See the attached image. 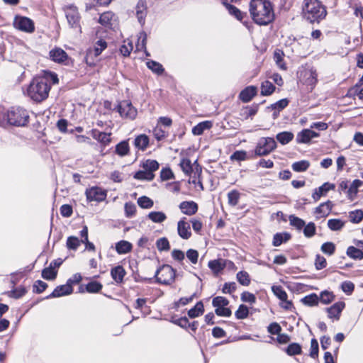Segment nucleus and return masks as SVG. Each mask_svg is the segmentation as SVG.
<instances>
[{"instance_id": "1", "label": "nucleus", "mask_w": 363, "mask_h": 363, "mask_svg": "<svg viewBox=\"0 0 363 363\" xmlns=\"http://www.w3.org/2000/svg\"><path fill=\"white\" fill-rule=\"evenodd\" d=\"M249 11L253 21L259 25H267L274 18L269 0H251Z\"/></svg>"}, {"instance_id": "2", "label": "nucleus", "mask_w": 363, "mask_h": 363, "mask_svg": "<svg viewBox=\"0 0 363 363\" xmlns=\"http://www.w3.org/2000/svg\"><path fill=\"white\" fill-rule=\"evenodd\" d=\"M303 17L311 23H319L327 15V11L319 0H304L302 6Z\"/></svg>"}, {"instance_id": "3", "label": "nucleus", "mask_w": 363, "mask_h": 363, "mask_svg": "<svg viewBox=\"0 0 363 363\" xmlns=\"http://www.w3.org/2000/svg\"><path fill=\"white\" fill-rule=\"evenodd\" d=\"M50 86L46 79L38 77L30 82L27 93L29 97L35 101H42L48 96Z\"/></svg>"}, {"instance_id": "4", "label": "nucleus", "mask_w": 363, "mask_h": 363, "mask_svg": "<svg viewBox=\"0 0 363 363\" xmlns=\"http://www.w3.org/2000/svg\"><path fill=\"white\" fill-rule=\"evenodd\" d=\"M9 125L25 126L29 121V115L26 110L20 107H12L7 111Z\"/></svg>"}, {"instance_id": "5", "label": "nucleus", "mask_w": 363, "mask_h": 363, "mask_svg": "<svg viewBox=\"0 0 363 363\" xmlns=\"http://www.w3.org/2000/svg\"><path fill=\"white\" fill-rule=\"evenodd\" d=\"M176 271L169 264H164L157 269L155 277L157 282L169 285L174 281Z\"/></svg>"}, {"instance_id": "6", "label": "nucleus", "mask_w": 363, "mask_h": 363, "mask_svg": "<svg viewBox=\"0 0 363 363\" xmlns=\"http://www.w3.org/2000/svg\"><path fill=\"white\" fill-rule=\"evenodd\" d=\"M277 148V143L273 138H261L255 147V153L257 156H264L270 154Z\"/></svg>"}, {"instance_id": "7", "label": "nucleus", "mask_w": 363, "mask_h": 363, "mask_svg": "<svg viewBox=\"0 0 363 363\" xmlns=\"http://www.w3.org/2000/svg\"><path fill=\"white\" fill-rule=\"evenodd\" d=\"M65 16L70 28L77 30L79 33H82L80 25V15L77 8L74 5L66 6L64 9Z\"/></svg>"}, {"instance_id": "8", "label": "nucleus", "mask_w": 363, "mask_h": 363, "mask_svg": "<svg viewBox=\"0 0 363 363\" xmlns=\"http://www.w3.org/2000/svg\"><path fill=\"white\" fill-rule=\"evenodd\" d=\"M116 108L120 116L125 119L134 120L138 114L137 109L128 100H123L120 101Z\"/></svg>"}, {"instance_id": "9", "label": "nucleus", "mask_w": 363, "mask_h": 363, "mask_svg": "<svg viewBox=\"0 0 363 363\" xmlns=\"http://www.w3.org/2000/svg\"><path fill=\"white\" fill-rule=\"evenodd\" d=\"M13 25L15 28L25 33H30L35 30L34 22L26 16H16Z\"/></svg>"}, {"instance_id": "10", "label": "nucleus", "mask_w": 363, "mask_h": 363, "mask_svg": "<svg viewBox=\"0 0 363 363\" xmlns=\"http://www.w3.org/2000/svg\"><path fill=\"white\" fill-rule=\"evenodd\" d=\"M107 47V43L104 40H98L94 45V49H89L86 52V55L85 57V62L86 65H88L90 67H93L95 65V62L94 61H89V58L91 57H97L99 55H101L102 51L105 50Z\"/></svg>"}, {"instance_id": "11", "label": "nucleus", "mask_w": 363, "mask_h": 363, "mask_svg": "<svg viewBox=\"0 0 363 363\" xmlns=\"http://www.w3.org/2000/svg\"><path fill=\"white\" fill-rule=\"evenodd\" d=\"M85 194L89 201L101 202L104 201L106 198V191L97 186L87 189L85 191Z\"/></svg>"}, {"instance_id": "12", "label": "nucleus", "mask_w": 363, "mask_h": 363, "mask_svg": "<svg viewBox=\"0 0 363 363\" xmlns=\"http://www.w3.org/2000/svg\"><path fill=\"white\" fill-rule=\"evenodd\" d=\"M117 16L111 11L103 13L99 18V22L104 26L114 29L117 26Z\"/></svg>"}, {"instance_id": "13", "label": "nucleus", "mask_w": 363, "mask_h": 363, "mask_svg": "<svg viewBox=\"0 0 363 363\" xmlns=\"http://www.w3.org/2000/svg\"><path fill=\"white\" fill-rule=\"evenodd\" d=\"M177 229L178 235L182 239L188 240L191 238V232L190 224L185 217H183L178 221Z\"/></svg>"}, {"instance_id": "14", "label": "nucleus", "mask_w": 363, "mask_h": 363, "mask_svg": "<svg viewBox=\"0 0 363 363\" xmlns=\"http://www.w3.org/2000/svg\"><path fill=\"white\" fill-rule=\"evenodd\" d=\"M179 208L183 214L191 216L196 213L199 206L194 201H185L179 203Z\"/></svg>"}, {"instance_id": "15", "label": "nucleus", "mask_w": 363, "mask_h": 363, "mask_svg": "<svg viewBox=\"0 0 363 363\" xmlns=\"http://www.w3.org/2000/svg\"><path fill=\"white\" fill-rule=\"evenodd\" d=\"M333 208V203L330 201L321 203L318 207L314 209L313 213L316 219L327 217Z\"/></svg>"}, {"instance_id": "16", "label": "nucleus", "mask_w": 363, "mask_h": 363, "mask_svg": "<svg viewBox=\"0 0 363 363\" xmlns=\"http://www.w3.org/2000/svg\"><path fill=\"white\" fill-rule=\"evenodd\" d=\"M90 134L94 139L96 140L104 147L108 145L111 141V133L101 132L97 129H92L90 131Z\"/></svg>"}, {"instance_id": "17", "label": "nucleus", "mask_w": 363, "mask_h": 363, "mask_svg": "<svg viewBox=\"0 0 363 363\" xmlns=\"http://www.w3.org/2000/svg\"><path fill=\"white\" fill-rule=\"evenodd\" d=\"M73 288L71 285L68 284L67 282L66 284L60 285L57 286L51 294L47 296V298L60 297L62 296L69 295L72 293Z\"/></svg>"}, {"instance_id": "18", "label": "nucleus", "mask_w": 363, "mask_h": 363, "mask_svg": "<svg viewBox=\"0 0 363 363\" xmlns=\"http://www.w3.org/2000/svg\"><path fill=\"white\" fill-rule=\"evenodd\" d=\"M319 134L310 129H304L298 133L296 142L298 143H308L313 138L318 137Z\"/></svg>"}, {"instance_id": "19", "label": "nucleus", "mask_w": 363, "mask_h": 363, "mask_svg": "<svg viewBox=\"0 0 363 363\" xmlns=\"http://www.w3.org/2000/svg\"><path fill=\"white\" fill-rule=\"evenodd\" d=\"M334 188V184L325 182L322 186L314 190L312 194V198L315 201H318L321 196H325L330 190L333 189Z\"/></svg>"}, {"instance_id": "20", "label": "nucleus", "mask_w": 363, "mask_h": 363, "mask_svg": "<svg viewBox=\"0 0 363 363\" xmlns=\"http://www.w3.org/2000/svg\"><path fill=\"white\" fill-rule=\"evenodd\" d=\"M49 55L51 60L57 63H62L68 58L67 54L60 48H55L51 50Z\"/></svg>"}, {"instance_id": "21", "label": "nucleus", "mask_w": 363, "mask_h": 363, "mask_svg": "<svg viewBox=\"0 0 363 363\" xmlns=\"http://www.w3.org/2000/svg\"><path fill=\"white\" fill-rule=\"evenodd\" d=\"M257 94V88L254 86H249L241 91L239 94L240 99L244 102L247 103Z\"/></svg>"}, {"instance_id": "22", "label": "nucleus", "mask_w": 363, "mask_h": 363, "mask_svg": "<svg viewBox=\"0 0 363 363\" xmlns=\"http://www.w3.org/2000/svg\"><path fill=\"white\" fill-rule=\"evenodd\" d=\"M345 303L344 302H337L334 303L332 306L327 308V311L328 313V317L330 318H335L337 320L339 319L340 313L345 308Z\"/></svg>"}, {"instance_id": "23", "label": "nucleus", "mask_w": 363, "mask_h": 363, "mask_svg": "<svg viewBox=\"0 0 363 363\" xmlns=\"http://www.w3.org/2000/svg\"><path fill=\"white\" fill-rule=\"evenodd\" d=\"M146 10L147 6L145 1L140 0L138 2L137 6L135 7V12L138 20L141 25H143L145 23V18L147 13Z\"/></svg>"}, {"instance_id": "24", "label": "nucleus", "mask_w": 363, "mask_h": 363, "mask_svg": "<svg viewBox=\"0 0 363 363\" xmlns=\"http://www.w3.org/2000/svg\"><path fill=\"white\" fill-rule=\"evenodd\" d=\"M284 53L280 49H276L274 52L273 59L276 65L282 70H286L287 67L284 60Z\"/></svg>"}, {"instance_id": "25", "label": "nucleus", "mask_w": 363, "mask_h": 363, "mask_svg": "<svg viewBox=\"0 0 363 363\" xmlns=\"http://www.w3.org/2000/svg\"><path fill=\"white\" fill-rule=\"evenodd\" d=\"M133 249V245L126 240H121L116 243V251L119 255L130 252Z\"/></svg>"}, {"instance_id": "26", "label": "nucleus", "mask_w": 363, "mask_h": 363, "mask_svg": "<svg viewBox=\"0 0 363 363\" xmlns=\"http://www.w3.org/2000/svg\"><path fill=\"white\" fill-rule=\"evenodd\" d=\"M212 125V122L209 121L201 122L192 128V133L194 135H202L205 130L211 128Z\"/></svg>"}, {"instance_id": "27", "label": "nucleus", "mask_w": 363, "mask_h": 363, "mask_svg": "<svg viewBox=\"0 0 363 363\" xmlns=\"http://www.w3.org/2000/svg\"><path fill=\"white\" fill-rule=\"evenodd\" d=\"M149 145V138L145 134L138 135L134 140V145L138 150L144 151Z\"/></svg>"}, {"instance_id": "28", "label": "nucleus", "mask_w": 363, "mask_h": 363, "mask_svg": "<svg viewBox=\"0 0 363 363\" xmlns=\"http://www.w3.org/2000/svg\"><path fill=\"white\" fill-rule=\"evenodd\" d=\"M111 275L115 281L121 283L125 275V271L122 266L118 265L111 269Z\"/></svg>"}, {"instance_id": "29", "label": "nucleus", "mask_w": 363, "mask_h": 363, "mask_svg": "<svg viewBox=\"0 0 363 363\" xmlns=\"http://www.w3.org/2000/svg\"><path fill=\"white\" fill-rule=\"evenodd\" d=\"M363 184V182L359 179H354L348 187L347 196L350 200H353L358 193V189Z\"/></svg>"}, {"instance_id": "30", "label": "nucleus", "mask_w": 363, "mask_h": 363, "mask_svg": "<svg viewBox=\"0 0 363 363\" xmlns=\"http://www.w3.org/2000/svg\"><path fill=\"white\" fill-rule=\"evenodd\" d=\"M305 77H306V83L308 86H311V89H313L315 86L318 79V74L315 69H309L305 72Z\"/></svg>"}, {"instance_id": "31", "label": "nucleus", "mask_w": 363, "mask_h": 363, "mask_svg": "<svg viewBox=\"0 0 363 363\" xmlns=\"http://www.w3.org/2000/svg\"><path fill=\"white\" fill-rule=\"evenodd\" d=\"M225 6L226 9L229 12V13L233 16H235L238 20L242 21L245 13H242L237 7L233 5H231L230 2H226V4H223Z\"/></svg>"}, {"instance_id": "32", "label": "nucleus", "mask_w": 363, "mask_h": 363, "mask_svg": "<svg viewBox=\"0 0 363 363\" xmlns=\"http://www.w3.org/2000/svg\"><path fill=\"white\" fill-rule=\"evenodd\" d=\"M291 235L288 233H276L273 238L272 244L275 247L281 245L283 242H285L290 240Z\"/></svg>"}, {"instance_id": "33", "label": "nucleus", "mask_w": 363, "mask_h": 363, "mask_svg": "<svg viewBox=\"0 0 363 363\" xmlns=\"http://www.w3.org/2000/svg\"><path fill=\"white\" fill-rule=\"evenodd\" d=\"M204 311V307L202 301H199L196 303V304L194 306V308H191L188 311V315L191 318H196L201 315L203 314Z\"/></svg>"}, {"instance_id": "34", "label": "nucleus", "mask_w": 363, "mask_h": 363, "mask_svg": "<svg viewBox=\"0 0 363 363\" xmlns=\"http://www.w3.org/2000/svg\"><path fill=\"white\" fill-rule=\"evenodd\" d=\"M147 218L153 223H161L167 219V216L162 211H152L148 213Z\"/></svg>"}, {"instance_id": "35", "label": "nucleus", "mask_w": 363, "mask_h": 363, "mask_svg": "<svg viewBox=\"0 0 363 363\" xmlns=\"http://www.w3.org/2000/svg\"><path fill=\"white\" fill-rule=\"evenodd\" d=\"M276 138L281 145H286L294 139V134L291 132L284 131L278 133Z\"/></svg>"}, {"instance_id": "36", "label": "nucleus", "mask_w": 363, "mask_h": 363, "mask_svg": "<svg viewBox=\"0 0 363 363\" xmlns=\"http://www.w3.org/2000/svg\"><path fill=\"white\" fill-rule=\"evenodd\" d=\"M240 199V193L235 189H233L228 193V203L230 206H235L238 205Z\"/></svg>"}, {"instance_id": "37", "label": "nucleus", "mask_w": 363, "mask_h": 363, "mask_svg": "<svg viewBox=\"0 0 363 363\" xmlns=\"http://www.w3.org/2000/svg\"><path fill=\"white\" fill-rule=\"evenodd\" d=\"M133 177L138 180L152 181L155 177V174L143 169V170L137 172Z\"/></svg>"}, {"instance_id": "38", "label": "nucleus", "mask_w": 363, "mask_h": 363, "mask_svg": "<svg viewBox=\"0 0 363 363\" xmlns=\"http://www.w3.org/2000/svg\"><path fill=\"white\" fill-rule=\"evenodd\" d=\"M141 167L149 172L154 173L159 168V163L155 160H147L143 162Z\"/></svg>"}, {"instance_id": "39", "label": "nucleus", "mask_w": 363, "mask_h": 363, "mask_svg": "<svg viewBox=\"0 0 363 363\" xmlns=\"http://www.w3.org/2000/svg\"><path fill=\"white\" fill-rule=\"evenodd\" d=\"M310 167V162L308 160H301L292 164L291 167L294 172H301L306 171Z\"/></svg>"}, {"instance_id": "40", "label": "nucleus", "mask_w": 363, "mask_h": 363, "mask_svg": "<svg viewBox=\"0 0 363 363\" xmlns=\"http://www.w3.org/2000/svg\"><path fill=\"white\" fill-rule=\"evenodd\" d=\"M289 220L290 225H292L293 227L296 228V229L298 230H302L306 224L305 221L303 219H301L294 215L289 216Z\"/></svg>"}, {"instance_id": "41", "label": "nucleus", "mask_w": 363, "mask_h": 363, "mask_svg": "<svg viewBox=\"0 0 363 363\" xmlns=\"http://www.w3.org/2000/svg\"><path fill=\"white\" fill-rule=\"evenodd\" d=\"M347 255L354 259H362L363 252L353 246H350L347 249Z\"/></svg>"}, {"instance_id": "42", "label": "nucleus", "mask_w": 363, "mask_h": 363, "mask_svg": "<svg viewBox=\"0 0 363 363\" xmlns=\"http://www.w3.org/2000/svg\"><path fill=\"white\" fill-rule=\"evenodd\" d=\"M275 89V86L269 81H264L261 84V94L263 96L271 95Z\"/></svg>"}, {"instance_id": "43", "label": "nucleus", "mask_w": 363, "mask_h": 363, "mask_svg": "<svg viewBox=\"0 0 363 363\" xmlns=\"http://www.w3.org/2000/svg\"><path fill=\"white\" fill-rule=\"evenodd\" d=\"M318 301L319 297L315 294H311L301 299L302 303L308 306L318 305Z\"/></svg>"}, {"instance_id": "44", "label": "nucleus", "mask_w": 363, "mask_h": 363, "mask_svg": "<svg viewBox=\"0 0 363 363\" xmlns=\"http://www.w3.org/2000/svg\"><path fill=\"white\" fill-rule=\"evenodd\" d=\"M146 64L147 67L157 74H162L164 71L162 65L156 61L149 60Z\"/></svg>"}, {"instance_id": "45", "label": "nucleus", "mask_w": 363, "mask_h": 363, "mask_svg": "<svg viewBox=\"0 0 363 363\" xmlns=\"http://www.w3.org/2000/svg\"><path fill=\"white\" fill-rule=\"evenodd\" d=\"M179 165L182 168V170L186 175H190L193 172V165L190 160L187 158H183L181 160Z\"/></svg>"}, {"instance_id": "46", "label": "nucleus", "mask_w": 363, "mask_h": 363, "mask_svg": "<svg viewBox=\"0 0 363 363\" xmlns=\"http://www.w3.org/2000/svg\"><path fill=\"white\" fill-rule=\"evenodd\" d=\"M301 346L298 343H291L286 349V352L289 356H294L301 354Z\"/></svg>"}, {"instance_id": "47", "label": "nucleus", "mask_w": 363, "mask_h": 363, "mask_svg": "<svg viewBox=\"0 0 363 363\" xmlns=\"http://www.w3.org/2000/svg\"><path fill=\"white\" fill-rule=\"evenodd\" d=\"M345 225V223L340 219H330L328 220V228L333 231L341 230Z\"/></svg>"}, {"instance_id": "48", "label": "nucleus", "mask_w": 363, "mask_h": 363, "mask_svg": "<svg viewBox=\"0 0 363 363\" xmlns=\"http://www.w3.org/2000/svg\"><path fill=\"white\" fill-rule=\"evenodd\" d=\"M238 281L242 286H248L250 284L249 274L245 271H240L237 274Z\"/></svg>"}, {"instance_id": "49", "label": "nucleus", "mask_w": 363, "mask_h": 363, "mask_svg": "<svg viewBox=\"0 0 363 363\" xmlns=\"http://www.w3.org/2000/svg\"><path fill=\"white\" fill-rule=\"evenodd\" d=\"M129 152V145L127 141H122L119 143L116 147V152L121 155L125 156Z\"/></svg>"}, {"instance_id": "50", "label": "nucleus", "mask_w": 363, "mask_h": 363, "mask_svg": "<svg viewBox=\"0 0 363 363\" xmlns=\"http://www.w3.org/2000/svg\"><path fill=\"white\" fill-rule=\"evenodd\" d=\"M350 220L353 223H359L363 219V211L355 210L349 213Z\"/></svg>"}, {"instance_id": "51", "label": "nucleus", "mask_w": 363, "mask_h": 363, "mask_svg": "<svg viewBox=\"0 0 363 363\" xmlns=\"http://www.w3.org/2000/svg\"><path fill=\"white\" fill-rule=\"evenodd\" d=\"M138 204L142 208H150L153 206V201L147 196H143L138 199Z\"/></svg>"}, {"instance_id": "52", "label": "nucleus", "mask_w": 363, "mask_h": 363, "mask_svg": "<svg viewBox=\"0 0 363 363\" xmlns=\"http://www.w3.org/2000/svg\"><path fill=\"white\" fill-rule=\"evenodd\" d=\"M303 228V234L306 238H312L316 232V227L314 223L310 222L307 225L305 224Z\"/></svg>"}, {"instance_id": "53", "label": "nucleus", "mask_w": 363, "mask_h": 363, "mask_svg": "<svg viewBox=\"0 0 363 363\" xmlns=\"http://www.w3.org/2000/svg\"><path fill=\"white\" fill-rule=\"evenodd\" d=\"M208 267L216 273H218L223 269L225 267L224 264L221 260L214 259L208 262Z\"/></svg>"}, {"instance_id": "54", "label": "nucleus", "mask_w": 363, "mask_h": 363, "mask_svg": "<svg viewBox=\"0 0 363 363\" xmlns=\"http://www.w3.org/2000/svg\"><path fill=\"white\" fill-rule=\"evenodd\" d=\"M57 274V271L49 267L42 271V277L47 280H53L56 278Z\"/></svg>"}, {"instance_id": "55", "label": "nucleus", "mask_w": 363, "mask_h": 363, "mask_svg": "<svg viewBox=\"0 0 363 363\" xmlns=\"http://www.w3.org/2000/svg\"><path fill=\"white\" fill-rule=\"evenodd\" d=\"M272 289L274 295L279 299L281 301H286L287 299L288 295L281 286H274Z\"/></svg>"}, {"instance_id": "56", "label": "nucleus", "mask_w": 363, "mask_h": 363, "mask_svg": "<svg viewBox=\"0 0 363 363\" xmlns=\"http://www.w3.org/2000/svg\"><path fill=\"white\" fill-rule=\"evenodd\" d=\"M334 295L332 292L324 291L320 293L319 300L324 304H328L334 300Z\"/></svg>"}, {"instance_id": "57", "label": "nucleus", "mask_w": 363, "mask_h": 363, "mask_svg": "<svg viewBox=\"0 0 363 363\" xmlns=\"http://www.w3.org/2000/svg\"><path fill=\"white\" fill-rule=\"evenodd\" d=\"M229 304V301L223 296H216L212 301V305L216 308L227 306Z\"/></svg>"}, {"instance_id": "58", "label": "nucleus", "mask_w": 363, "mask_h": 363, "mask_svg": "<svg viewBox=\"0 0 363 363\" xmlns=\"http://www.w3.org/2000/svg\"><path fill=\"white\" fill-rule=\"evenodd\" d=\"M82 241H80L78 238L74 236H70L67 238V247L69 250H76L78 247L80 245V243Z\"/></svg>"}, {"instance_id": "59", "label": "nucleus", "mask_w": 363, "mask_h": 363, "mask_svg": "<svg viewBox=\"0 0 363 363\" xmlns=\"http://www.w3.org/2000/svg\"><path fill=\"white\" fill-rule=\"evenodd\" d=\"M289 104V100L287 99H282L277 102L272 104L269 108L272 110L277 111L278 113L286 108Z\"/></svg>"}, {"instance_id": "60", "label": "nucleus", "mask_w": 363, "mask_h": 363, "mask_svg": "<svg viewBox=\"0 0 363 363\" xmlns=\"http://www.w3.org/2000/svg\"><path fill=\"white\" fill-rule=\"evenodd\" d=\"M249 310L245 305H240L235 311V315L238 319H245L248 316Z\"/></svg>"}, {"instance_id": "61", "label": "nucleus", "mask_w": 363, "mask_h": 363, "mask_svg": "<svg viewBox=\"0 0 363 363\" xmlns=\"http://www.w3.org/2000/svg\"><path fill=\"white\" fill-rule=\"evenodd\" d=\"M156 245L160 251H167L170 248L169 240L166 238H161L156 242Z\"/></svg>"}, {"instance_id": "62", "label": "nucleus", "mask_w": 363, "mask_h": 363, "mask_svg": "<svg viewBox=\"0 0 363 363\" xmlns=\"http://www.w3.org/2000/svg\"><path fill=\"white\" fill-rule=\"evenodd\" d=\"M321 250L326 255H332L335 252V245L331 242H325L321 246Z\"/></svg>"}, {"instance_id": "63", "label": "nucleus", "mask_w": 363, "mask_h": 363, "mask_svg": "<svg viewBox=\"0 0 363 363\" xmlns=\"http://www.w3.org/2000/svg\"><path fill=\"white\" fill-rule=\"evenodd\" d=\"M125 213L126 217L131 218L133 217L136 211L135 205L131 202H128L125 203L124 206Z\"/></svg>"}, {"instance_id": "64", "label": "nucleus", "mask_w": 363, "mask_h": 363, "mask_svg": "<svg viewBox=\"0 0 363 363\" xmlns=\"http://www.w3.org/2000/svg\"><path fill=\"white\" fill-rule=\"evenodd\" d=\"M101 289H102V285L99 282H97V281H91L86 286V291L89 293L99 292Z\"/></svg>"}]
</instances>
